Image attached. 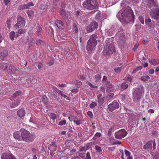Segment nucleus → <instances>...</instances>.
Instances as JSON below:
<instances>
[{
    "instance_id": "nucleus-1",
    "label": "nucleus",
    "mask_w": 159,
    "mask_h": 159,
    "mask_svg": "<svg viewBox=\"0 0 159 159\" xmlns=\"http://www.w3.org/2000/svg\"><path fill=\"white\" fill-rule=\"evenodd\" d=\"M120 21L125 22L134 20V15L132 10L130 9H125L123 11H120L117 15Z\"/></svg>"
},
{
    "instance_id": "nucleus-2",
    "label": "nucleus",
    "mask_w": 159,
    "mask_h": 159,
    "mask_svg": "<svg viewBox=\"0 0 159 159\" xmlns=\"http://www.w3.org/2000/svg\"><path fill=\"white\" fill-rule=\"evenodd\" d=\"M20 131L22 138L21 140L27 142H30L34 140V136L29 131L24 129H21Z\"/></svg>"
},
{
    "instance_id": "nucleus-3",
    "label": "nucleus",
    "mask_w": 159,
    "mask_h": 159,
    "mask_svg": "<svg viewBox=\"0 0 159 159\" xmlns=\"http://www.w3.org/2000/svg\"><path fill=\"white\" fill-rule=\"evenodd\" d=\"M97 36L96 34H93L90 37L87 43L86 49L88 51H92L97 44Z\"/></svg>"
},
{
    "instance_id": "nucleus-4",
    "label": "nucleus",
    "mask_w": 159,
    "mask_h": 159,
    "mask_svg": "<svg viewBox=\"0 0 159 159\" xmlns=\"http://www.w3.org/2000/svg\"><path fill=\"white\" fill-rule=\"evenodd\" d=\"M84 7L92 10L97 8L98 6L96 0H86L83 3Z\"/></svg>"
},
{
    "instance_id": "nucleus-5",
    "label": "nucleus",
    "mask_w": 159,
    "mask_h": 159,
    "mask_svg": "<svg viewBox=\"0 0 159 159\" xmlns=\"http://www.w3.org/2000/svg\"><path fill=\"white\" fill-rule=\"evenodd\" d=\"M104 47V53L107 55L111 54L114 52V47L111 43L107 41Z\"/></svg>"
},
{
    "instance_id": "nucleus-6",
    "label": "nucleus",
    "mask_w": 159,
    "mask_h": 159,
    "mask_svg": "<svg viewBox=\"0 0 159 159\" xmlns=\"http://www.w3.org/2000/svg\"><path fill=\"white\" fill-rule=\"evenodd\" d=\"M143 96L142 89L137 88L133 93V100L134 102H137L139 101Z\"/></svg>"
},
{
    "instance_id": "nucleus-7",
    "label": "nucleus",
    "mask_w": 159,
    "mask_h": 159,
    "mask_svg": "<svg viewBox=\"0 0 159 159\" xmlns=\"http://www.w3.org/2000/svg\"><path fill=\"white\" fill-rule=\"evenodd\" d=\"M124 30L121 29L119 30L117 33L116 38L118 42L121 45L125 44V37Z\"/></svg>"
},
{
    "instance_id": "nucleus-8",
    "label": "nucleus",
    "mask_w": 159,
    "mask_h": 159,
    "mask_svg": "<svg viewBox=\"0 0 159 159\" xmlns=\"http://www.w3.org/2000/svg\"><path fill=\"white\" fill-rule=\"evenodd\" d=\"M17 22L15 24L14 28L16 29L19 28L23 27L25 25V21L24 19L20 16L17 17Z\"/></svg>"
},
{
    "instance_id": "nucleus-9",
    "label": "nucleus",
    "mask_w": 159,
    "mask_h": 159,
    "mask_svg": "<svg viewBox=\"0 0 159 159\" xmlns=\"http://www.w3.org/2000/svg\"><path fill=\"white\" fill-rule=\"evenodd\" d=\"M127 134L126 131L122 129L116 132L115 134V136L116 139H120L125 137Z\"/></svg>"
},
{
    "instance_id": "nucleus-10",
    "label": "nucleus",
    "mask_w": 159,
    "mask_h": 159,
    "mask_svg": "<svg viewBox=\"0 0 159 159\" xmlns=\"http://www.w3.org/2000/svg\"><path fill=\"white\" fill-rule=\"evenodd\" d=\"M120 107L119 103L116 101H113L108 106V109L111 112L116 111Z\"/></svg>"
},
{
    "instance_id": "nucleus-11",
    "label": "nucleus",
    "mask_w": 159,
    "mask_h": 159,
    "mask_svg": "<svg viewBox=\"0 0 159 159\" xmlns=\"http://www.w3.org/2000/svg\"><path fill=\"white\" fill-rule=\"evenodd\" d=\"M151 16L155 19L159 18V9L158 8H153L151 10Z\"/></svg>"
},
{
    "instance_id": "nucleus-12",
    "label": "nucleus",
    "mask_w": 159,
    "mask_h": 159,
    "mask_svg": "<svg viewBox=\"0 0 159 159\" xmlns=\"http://www.w3.org/2000/svg\"><path fill=\"white\" fill-rule=\"evenodd\" d=\"M98 25L95 21H93L89 24L87 27V31L88 33H89L94 30L97 28Z\"/></svg>"
},
{
    "instance_id": "nucleus-13",
    "label": "nucleus",
    "mask_w": 159,
    "mask_h": 159,
    "mask_svg": "<svg viewBox=\"0 0 159 159\" xmlns=\"http://www.w3.org/2000/svg\"><path fill=\"white\" fill-rule=\"evenodd\" d=\"M1 158L2 159H16L12 154L7 153H3Z\"/></svg>"
},
{
    "instance_id": "nucleus-14",
    "label": "nucleus",
    "mask_w": 159,
    "mask_h": 159,
    "mask_svg": "<svg viewBox=\"0 0 159 159\" xmlns=\"http://www.w3.org/2000/svg\"><path fill=\"white\" fill-rule=\"evenodd\" d=\"M146 2L147 5L148 7L151 8L153 6L157 7L158 6V2L157 1L154 0H147Z\"/></svg>"
},
{
    "instance_id": "nucleus-15",
    "label": "nucleus",
    "mask_w": 159,
    "mask_h": 159,
    "mask_svg": "<svg viewBox=\"0 0 159 159\" xmlns=\"http://www.w3.org/2000/svg\"><path fill=\"white\" fill-rule=\"evenodd\" d=\"M60 13L61 15L63 18H66V17L68 16H71V14L69 11H66L63 9H61L60 10Z\"/></svg>"
},
{
    "instance_id": "nucleus-16",
    "label": "nucleus",
    "mask_w": 159,
    "mask_h": 159,
    "mask_svg": "<svg viewBox=\"0 0 159 159\" xmlns=\"http://www.w3.org/2000/svg\"><path fill=\"white\" fill-rule=\"evenodd\" d=\"M55 23L57 27L61 30H63L65 28V25L63 22L60 20H57L55 21Z\"/></svg>"
},
{
    "instance_id": "nucleus-17",
    "label": "nucleus",
    "mask_w": 159,
    "mask_h": 159,
    "mask_svg": "<svg viewBox=\"0 0 159 159\" xmlns=\"http://www.w3.org/2000/svg\"><path fill=\"white\" fill-rule=\"evenodd\" d=\"M20 132L16 131L13 134V137L16 139H17L18 140L21 141V135Z\"/></svg>"
},
{
    "instance_id": "nucleus-18",
    "label": "nucleus",
    "mask_w": 159,
    "mask_h": 159,
    "mask_svg": "<svg viewBox=\"0 0 159 159\" xmlns=\"http://www.w3.org/2000/svg\"><path fill=\"white\" fill-rule=\"evenodd\" d=\"M17 114L20 117L22 118L24 116L25 114V112L24 109L21 108L17 112Z\"/></svg>"
},
{
    "instance_id": "nucleus-19",
    "label": "nucleus",
    "mask_w": 159,
    "mask_h": 159,
    "mask_svg": "<svg viewBox=\"0 0 159 159\" xmlns=\"http://www.w3.org/2000/svg\"><path fill=\"white\" fill-rule=\"evenodd\" d=\"M107 90L108 92L112 91L113 90V87L112 84L108 81H107L106 84Z\"/></svg>"
},
{
    "instance_id": "nucleus-20",
    "label": "nucleus",
    "mask_w": 159,
    "mask_h": 159,
    "mask_svg": "<svg viewBox=\"0 0 159 159\" xmlns=\"http://www.w3.org/2000/svg\"><path fill=\"white\" fill-rule=\"evenodd\" d=\"M152 140L148 141L146 145L143 146V149H146L148 148H151L152 147Z\"/></svg>"
},
{
    "instance_id": "nucleus-21",
    "label": "nucleus",
    "mask_w": 159,
    "mask_h": 159,
    "mask_svg": "<svg viewBox=\"0 0 159 159\" xmlns=\"http://www.w3.org/2000/svg\"><path fill=\"white\" fill-rule=\"evenodd\" d=\"M8 54V51L7 50H4L0 54V57L4 58L7 57Z\"/></svg>"
},
{
    "instance_id": "nucleus-22",
    "label": "nucleus",
    "mask_w": 159,
    "mask_h": 159,
    "mask_svg": "<svg viewBox=\"0 0 159 159\" xmlns=\"http://www.w3.org/2000/svg\"><path fill=\"white\" fill-rule=\"evenodd\" d=\"M20 99H17L14 103H12L10 105V107L11 108H15L16 107L20 102Z\"/></svg>"
},
{
    "instance_id": "nucleus-23",
    "label": "nucleus",
    "mask_w": 159,
    "mask_h": 159,
    "mask_svg": "<svg viewBox=\"0 0 159 159\" xmlns=\"http://www.w3.org/2000/svg\"><path fill=\"white\" fill-rule=\"evenodd\" d=\"M49 116L50 118L53 121V122H54L55 120L57 117L56 114L53 113H50L49 115Z\"/></svg>"
},
{
    "instance_id": "nucleus-24",
    "label": "nucleus",
    "mask_w": 159,
    "mask_h": 159,
    "mask_svg": "<svg viewBox=\"0 0 159 159\" xmlns=\"http://www.w3.org/2000/svg\"><path fill=\"white\" fill-rule=\"evenodd\" d=\"M42 28L40 26V25L39 24H38L37 26V30L36 32V34L39 36L40 35L41 33L42 32Z\"/></svg>"
},
{
    "instance_id": "nucleus-25",
    "label": "nucleus",
    "mask_w": 159,
    "mask_h": 159,
    "mask_svg": "<svg viewBox=\"0 0 159 159\" xmlns=\"http://www.w3.org/2000/svg\"><path fill=\"white\" fill-rule=\"evenodd\" d=\"M120 89L121 91H123L125 89H127L128 87V84L125 83H122L120 85Z\"/></svg>"
},
{
    "instance_id": "nucleus-26",
    "label": "nucleus",
    "mask_w": 159,
    "mask_h": 159,
    "mask_svg": "<svg viewBox=\"0 0 159 159\" xmlns=\"http://www.w3.org/2000/svg\"><path fill=\"white\" fill-rule=\"evenodd\" d=\"M95 142H90L87 143L86 145L85 146V148L86 149V150H88L89 148H91V147L93 145L95 144Z\"/></svg>"
},
{
    "instance_id": "nucleus-27",
    "label": "nucleus",
    "mask_w": 159,
    "mask_h": 159,
    "mask_svg": "<svg viewBox=\"0 0 159 159\" xmlns=\"http://www.w3.org/2000/svg\"><path fill=\"white\" fill-rule=\"evenodd\" d=\"M23 95L22 92L20 90H19L15 92L13 94V96L16 97L17 96L21 95Z\"/></svg>"
},
{
    "instance_id": "nucleus-28",
    "label": "nucleus",
    "mask_w": 159,
    "mask_h": 159,
    "mask_svg": "<svg viewBox=\"0 0 159 159\" xmlns=\"http://www.w3.org/2000/svg\"><path fill=\"white\" fill-rule=\"evenodd\" d=\"M73 83L76 85V87H80L82 85V84L80 81L76 80H75L74 81Z\"/></svg>"
},
{
    "instance_id": "nucleus-29",
    "label": "nucleus",
    "mask_w": 159,
    "mask_h": 159,
    "mask_svg": "<svg viewBox=\"0 0 159 159\" xmlns=\"http://www.w3.org/2000/svg\"><path fill=\"white\" fill-rule=\"evenodd\" d=\"M15 35V33L14 31H11L9 34V37L12 41L14 40V38Z\"/></svg>"
},
{
    "instance_id": "nucleus-30",
    "label": "nucleus",
    "mask_w": 159,
    "mask_h": 159,
    "mask_svg": "<svg viewBox=\"0 0 159 159\" xmlns=\"http://www.w3.org/2000/svg\"><path fill=\"white\" fill-rule=\"evenodd\" d=\"M149 61L151 64L154 66H155L158 64L157 63L156 60L154 59H152L149 60Z\"/></svg>"
},
{
    "instance_id": "nucleus-31",
    "label": "nucleus",
    "mask_w": 159,
    "mask_h": 159,
    "mask_svg": "<svg viewBox=\"0 0 159 159\" xmlns=\"http://www.w3.org/2000/svg\"><path fill=\"white\" fill-rule=\"evenodd\" d=\"M150 79V77L148 75L142 76L141 77V79L144 81H148Z\"/></svg>"
},
{
    "instance_id": "nucleus-32",
    "label": "nucleus",
    "mask_w": 159,
    "mask_h": 159,
    "mask_svg": "<svg viewBox=\"0 0 159 159\" xmlns=\"http://www.w3.org/2000/svg\"><path fill=\"white\" fill-rule=\"evenodd\" d=\"M101 78V75L100 74H97L94 76V79H95V82H97Z\"/></svg>"
},
{
    "instance_id": "nucleus-33",
    "label": "nucleus",
    "mask_w": 159,
    "mask_h": 159,
    "mask_svg": "<svg viewBox=\"0 0 159 159\" xmlns=\"http://www.w3.org/2000/svg\"><path fill=\"white\" fill-rule=\"evenodd\" d=\"M26 32L25 29H19L16 32V33L19 34H24Z\"/></svg>"
},
{
    "instance_id": "nucleus-34",
    "label": "nucleus",
    "mask_w": 159,
    "mask_h": 159,
    "mask_svg": "<svg viewBox=\"0 0 159 159\" xmlns=\"http://www.w3.org/2000/svg\"><path fill=\"white\" fill-rule=\"evenodd\" d=\"M77 119L76 120H74L73 121L75 123H76L77 125H79L82 124L81 120L80 119H78L75 117V119Z\"/></svg>"
},
{
    "instance_id": "nucleus-35",
    "label": "nucleus",
    "mask_w": 159,
    "mask_h": 159,
    "mask_svg": "<svg viewBox=\"0 0 159 159\" xmlns=\"http://www.w3.org/2000/svg\"><path fill=\"white\" fill-rule=\"evenodd\" d=\"M66 123V120L64 119H62L58 123V125L60 126H62L65 125Z\"/></svg>"
},
{
    "instance_id": "nucleus-36",
    "label": "nucleus",
    "mask_w": 159,
    "mask_h": 159,
    "mask_svg": "<svg viewBox=\"0 0 159 159\" xmlns=\"http://www.w3.org/2000/svg\"><path fill=\"white\" fill-rule=\"evenodd\" d=\"M124 80L126 81L131 82L132 80V78L130 75H127L125 77Z\"/></svg>"
},
{
    "instance_id": "nucleus-37",
    "label": "nucleus",
    "mask_w": 159,
    "mask_h": 159,
    "mask_svg": "<svg viewBox=\"0 0 159 159\" xmlns=\"http://www.w3.org/2000/svg\"><path fill=\"white\" fill-rule=\"evenodd\" d=\"M0 67L2 69L5 70L7 69V66L6 64L3 63L0 64Z\"/></svg>"
},
{
    "instance_id": "nucleus-38",
    "label": "nucleus",
    "mask_w": 159,
    "mask_h": 159,
    "mask_svg": "<svg viewBox=\"0 0 159 159\" xmlns=\"http://www.w3.org/2000/svg\"><path fill=\"white\" fill-rule=\"evenodd\" d=\"M73 31L75 32V33H78V29L77 26V25L75 23H74L73 25Z\"/></svg>"
},
{
    "instance_id": "nucleus-39",
    "label": "nucleus",
    "mask_w": 159,
    "mask_h": 159,
    "mask_svg": "<svg viewBox=\"0 0 159 159\" xmlns=\"http://www.w3.org/2000/svg\"><path fill=\"white\" fill-rule=\"evenodd\" d=\"M97 105V103L95 102H92L89 105V107L91 109H93Z\"/></svg>"
},
{
    "instance_id": "nucleus-40",
    "label": "nucleus",
    "mask_w": 159,
    "mask_h": 159,
    "mask_svg": "<svg viewBox=\"0 0 159 159\" xmlns=\"http://www.w3.org/2000/svg\"><path fill=\"white\" fill-rule=\"evenodd\" d=\"M10 69H11V72L10 74H13L16 70V68L14 66H10Z\"/></svg>"
},
{
    "instance_id": "nucleus-41",
    "label": "nucleus",
    "mask_w": 159,
    "mask_h": 159,
    "mask_svg": "<svg viewBox=\"0 0 159 159\" xmlns=\"http://www.w3.org/2000/svg\"><path fill=\"white\" fill-rule=\"evenodd\" d=\"M101 135V134L100 133H97L95 134L93 137V140H96L97 137H99Z\"/></svg>"
},
{
    "instance_id": "nucleus-42",
    "label": "nucleus",
    "mask_w": 159,
    "mask_h": 159,
    "mask_svg": "<svg viewBox=\"0 0 159 159\" xmlns=\"http://www.w3.org/2000/svg\"><path fill=\"white\" fill-rule=\"evenodd\" d=\"M29 5L28 4L23 5L20 6V9L22 10L25 9H29Z\"/></svg>"
},
{
    "instance_id": "nucleus-43",
    "label": "nucleus",
    "mask_w": 159,
    "mask_h": 159,
    "mask_svg": "<svg viewBox=\"0 0 159 159\" xmlns=\"http://www.w3.org/2000/svg\"><path fill=\"white\" fill-rule=\"evenodd\" d=\"M27 13L29 17L30 18L33 15L34 12L32 10H29L28 11Z\"/></svg>"
},
{
    "instance_id": "nucleus-44",
    "label": "nucleus",
    "mask_w": 159,
    "mask_h": 159,
    "mask_svg": "<svg viewBox=\"0 0 159 159\" xmlns=\"http://www.w3.org/2000/svg\"><path fill=\"white\" fill-rule=\"evenodd\" d=\"M121 67H116L114 69V71L116 73L117 72H120L121 70Z\"/></svg>"
},
{
    "instance_id": "nucleus-45",
    "label": "nucleus",
    "mask_w": 159,
    "mask_h": 159,
    "mask_svg": "<svg viewBox=\"0 0 159 159\" xmlns=\"http://www.w3.org/2000/svg\"><path fill=\"white\" fill-rule=\"evenodd\" d=\"M139 19L142 24H144V20L143 17L142 16H140L139 17Z\"/></svg>"
},
{
    "instance_id": "nucleus-46",
    "label": "nucleus",
    "mask_w": 159,
    "mask_h": 159,
    "mask_svg": "<svg viewBox=\"0 0 159 159\" xmlns=\"http://www.w3.org/2000/svg\"><path fill=\"white\" fill-rule=\"evenodd\" d=\"M128 4L127 2L123 1L121 4V6L123 8H125L126 5Z\"/></svg>"
},
{
    "instance_id": "nucleus-47",
    "label": "nucleus",
    "mask_w": 159,
    "mask_h": 159,
    "mask_svg": "<svg viewBox=\"0 0 159 159\" xmlns=\"http://www.w3.org/2000/svg\"><path fill=\"white\" fill-rule=\"evenodd\" d=\"M95 148L98 152H99L102 151L101 147L98 145H96L95 147Z\"/></svg>"
},
{
    "instance_id": "nucleus-48",
    "label": "nucleus",
    "mask_w": 159,
    "mask_h": 159,
    "mask_svg": "<svg viewBox=\"0 0 159 159\" xmlns=\"http://www.w3.org/2000/svg\"><path fill=\"white\" fill-rule=\"evenodd\" d=\"M87 115L90 118H93V115L91 111H88L87 112Z\"/></svg>"
},
{
    "instance_id": "nucleus-49",
    "label": "nucleus",
    "mask_w": 159,
    "mask_h": 159,
    "mask_svg": "<svg viewBox=\"0 0 159 159\" xmlns=\"http://www.w3.org/2000/svg\"><path fill=\"white\" fill-rule=\"evenodd\" d=\"M85 159H91V157L89 152H88L86 155V157H84Z\"/></svg>"
},
{
    "instance_id": "nucleus-50",
    "label": "nucleus",
    "mask_w": 159,
    "mask_h": 159,
    "mask_svg": "<svg viewBox=\"0 0 159 159\" xmlns=\"http://www.w3.org/2000/svg\"><path fill=\"white\" fill-rule=\"evenodd\" d=\"M54 146L55 148H56L57 147V145L54 142L52 143H51L50 144V146L48 148V149H50V148H51V147L52 146Z\"/></svg>"
},
{
    "instance_id": "nucleus-51",
    "label": "nucleus",
    "mask_w": 159,
    "mask_h": 159,
    "mask_svg": "<svg viewBox=\"0 0 159 159\" xmlns=\"http://www.w3.org/2000/svg\"><path fill=\"white\" fill-rule=\"evenodd\" d=\"M66 20V24L67 25H70L71 21H70L68 19V16L66 17V18H64Z\"/></svg>"
},
{
    "instance_id": "nucleus-52",
    "label": "nucleus",
    "mask_w": 159,
    "mask_h": 159,
    "mask_svg": "<svg viewBox=\"0 0 159 159\" xmlns=\"http://www.w3.org/2000/svg\"><path fill=\"white\" fill-rule=\"evenodd\" d=\"M11 21L10 20H8L7 21V28L10 29L11 28V24H10Z\"/></svg>"
},
{
    "instance_id": "nucleus-53",
    "label": "nucleus",
    "mask_w": 159,
    "mask_h": 159,
    "mask_svg": "<svg viewBox=\"0 0 159 159\" xmlns=\"http://www.w3.org/2000/svg\"><path fill=\"white\" fill-rule=\"evenodd\" d=\"M125 153V155L127 156H130L131 153L130 152L128 151L127 150L125 149L124 151Z\"/></svg>"
},
{
    "instance_id": "nucleus-54",
    "label": "nucleus",
    "mask_w": 159,
    "mask_h": 159,
    "mask_svg": "<svg viewBox=\"0 0 159 159\" xmlns=\"http://www.w3.org/2000/svg\"><path fill=\"white\" fill-rule=\"evenodd\" d=\"M98 98V102L102 104V103L103 102V99L102 98Z\"/></svg>"
},
{
    "instance_id": "nucleus-55",
    "label": "nucleus",
    "mask_w": 159,
    "mask_h": 159,
    "mask_svg": "<svg viewBox=\"0 0 159 159\" xmlns=\"http://www.w3.org/2000/svg\"><path fill=\"white\" fill-rule=\"evenodd\" d=\"M86 150H86V149L85 148V146L81 147L79 150V151H80V152H83V151H85Z\"/></svg>"
},
{
    "instance_id": "nucleus-56",
    "label": "nucleus",
    "mask_w": 159,
    "mask_h": 159,
    "mask_svg": "<svg viewBox=\"0 0 159 159\" xmlns=\"http://www.w3.org/2000/svg\"><path fill=\"white\" fill-rule=\"evenodd\" d=\"M79 91V90L78 89L76 88L72 89L71 90V92L72 93H78Z\"/></svg>"
},
{
    "instance_id": "nucleus-57",
    "label": "nucleus",
    "mask_w": 159,
    "mask_h": 159,
    "mask_svg": "<svg viewBox=\"0 0 159 159\" xmlns=\"http://www.w3.org/2000/svg\"><path fill=\"white\" fill-rule=\"evenodd\" d=\"M151 21V20L150 18L146 19L145 20V23L146 25H148Z\"/></svg>"
},
{
    "instance_id": "nucleus-58",
    "label": "nucleus",
    "mask_w": 159,
    "mask_h": 159,
    "mask_svg": "<svg viewBox=\"0 0 159 159\" xmlns=\"http://www.w3.org/2000/svg\"><path fill=\"white\" fill-rule=\"evenodd\" d=\"M88 85L90 86V87L92 89L94 88H95L97 87V86H94L91 83L89 82Z\"/></svg>"
},
{
    "instance_id": "nucleus-59",
    "label": "nucleus",
    "mask_w": 159,
    "mask_h": 159,
    "mask_svg": "<svg viewBox=\"0 0 159 159\" xmlns=\"http://www.w3.org/2000/svg\"><path fill=\"white\" fill-rule=\"evenodd\" d=\"M139 46V43H137L135 45L134 47L133 48V50L134 51L135 50H136L138 48Z\"/></svg>"
},
{
    "instance_id": "nucleus-60",
    "label": "nucleus",
    "mask_w": 159,
    "mask_h": 159,
    "mask_svg": "<svg viewBox=\"0 0 159 159\" xmlns=\"http://www.w3.org/2000/svg\"><path fill=\"white\" fill-rule=\"evenodd\" d=\"M79 79L81 80H84L85 79V78L82 75L79 76Z\"/></svg>"
},
{
    "instance_id": "nucleus-61",
    "label": "nucleus",
    "mask_w": 159,
    "mask_h": 159,
    "mask_svg": "<svg viewBox=\"0 0 159 159\" xmlns=\"http://www.w3.org/2000/svg\"><path fill=\"white\" fill-rule=\"evenodd\" d=\"M114 95V94L112 93H109L107 96V97L110 98H111Z\"/></svg>"
},
{
    "instance_id": "nucleus-62",
    "label": "nucleus",
    "mask_w": 159,
    "mask_h": 159,
    "mask_svg": "<svg viewBox=\"0 0 159 159\" xmlns=\"http://www.w3.org/2000/svg\"><path fill=\"white\" fill-rule=\"evenodd\" d=\"M85 153H80L79 154V156H80V157H82L83 158H84V157H85Z\"/></svg>"
},
{
    "instance_id": "nucleus-63",
    "label": "nucleus",
    "mask_w": 159,
    "mask_h": 159,
    "mask_svg": "<svg viewBox=\"0 0 159 159\" xmlns=\"http://www.w3.org/2000/svg\"><path fill=\"white\" fill-rule=\"evenodd\" d=\"M41 9L43 10H45L47 8V6L45 5H42Z\"/></svg>"
},
{
    "instance_id": "nucleus-64",
    "label": "nucleus",
    "mask_w": 159,
    "mask_h": 159,
    "mask_svg": "<svg viewBox=\"0 0 159 159\" xmlns=\"http://www.w3.org/2000/svg\"><path fill=\"white\" fill-rule=\"evenodd\" d=\"M107 77L105 76H104L103 77L102 81L103 82H105L107 81Z\"/></svg>"
}]
</instances>
